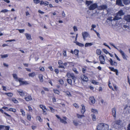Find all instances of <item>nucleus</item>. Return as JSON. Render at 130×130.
<instances>
[{"mask_svg": "<svg viewBox=\"0 0 130 130\" xmlns=\"http://www.w3.org/2000/svg\"><path fill=\"white\" fill-rule=\"evenodd\" d=\"M108 126L107 124H104L103 123H100L97 127L98 130H107L108 129Z\"/></svg>", "mask_w": 130, "mask_h": 130, "instance_id": "1", "label": "nucleus"}, {"mask_svg": "<svg viewBox=\"0 0 130 130\" xmlns=\"http://www.w3.org/2000/svg\"><path fill=\"white\" fill-rule=\"evenodd\" d=\"M124 14V13L123 10H120L117 13L116 16L113 19V20L116 21L121 19V16L123 15Z\"/></svg>", "mask_w": 130, "mask_h": 130, "instance_id": "2", "label": "nucleus"}, {"mask_svg": "<svg viewBox=\"0 0 130 130\" xmlns=\"http://www.w3.org/2000/svg\"><path fill=\"white\" fill-rule=\"evenodd\" d=\"M66 75L68 78H70L71 77L73 80L74 82H75L76 79V77L73 73H68Z\"/></svg>", "mask_w": 130, "mask_h": 130, "instance_id": "3", "label": "nucleus"}, {"mask_svg": "<svg viewBox=\"0 0 130 130\" xmlns=\"http://www.w3.org/2000/svg\"><path fill=\"white\" fill-rule=\"evenodd\" d=\"M97 4L95 3L90 5L89 7V9L90 10H93L97 8Z\"/></svg>", "mask_w": 130, "mask_h": 130, "instance_id": "4", "label": "nucleus"}, {"mask_svg": "<svg viewBox=\"0 0 130 130\" xmlns=\"http://www.w3.org/2000/svg\"><path fill=\"white\" fill-rule=\"evenodd\" d=\"M99 59L100 63L102 64H104L105 63V59L104 57L102 55L99 56Z\"/></svg>", "mask_w": 130, "mask_h": 130, "instance_id": "5", "label": "nucleus"}, {"mask_svg": "<svg viewBox=\"0 0 130 130\" xmlns=\"http://www.w3.org/2000/svg\"><path fill=\"white\" fill-rule=\"evenodd\" d=\"M121 121L120 120L116 121L112 123V126L114 127H116L121 124Z\"/></svg>", "mask_w": 130, "mask_h": 130, "instance_id": "6", "label": "nucleus"}, {"mask_svg": "<svg viewBox=\"0 0 130 130\" xmlns=\"http://www.w3.org/2000/svg\"><path fill=\"white\" fill-rule=\"evenodd\" d=\"M10 126H8L1 125V130H9Z\"/></svg>", "mask_w": 130, "mask_h": 130, "instance_id": "7", "label": "nucleus"}, {"mask_svg": "<svg viewBox=\"0 0 130 130\" xmlns=\"http://www.w3.org/2000/svg\"><path fill=\"white\" fill-rule=\"evenodd\" d=\"M112 115L114 118V119H115L116 118V109L114 108L112 109Z\"/></svg>", "mask_w": 130, "mask_h": 130, "instance_id": "8", "label": "nucleus"}, {"mask_svg": "<svg viewBox=\"0 0 130 130\" xmlns=\"http://www.w3.org/2000/svg\"><path fill=\"white\" fill-rule=\"evenodd\" d=\"M80 78L83 81L87 82L88 80V77L84 75H81Z\"/></svg>", "mask_w": 130, "mask_h": 130, "instance_id": "9", "label": "nucleus"}, {"mask_svg": "<svg viewBox=\"0 0 130 130\" xmlns=\"http://www.w3.org/2000/svg\"><path fill=\"white\" fill-rule=\"evenodd\" d=\"M82 34L84 40H85V38L88 37L89 36V34L86 32H83L82 33Z\"/></svg>", "mask_w": 130, "mask_h": 130, "instance_id": "10", "label": "nucleus"}, {"mask_svg": "<svg viewBox=\"0 0 130 130\" xmlns=\"http://www.w3.org/2000/svg\"><path fill=\"white\" fill-rule=\"evenodd\" d=\"M109 61L110 62L111 65L112 66H117V63L115 62H113L111 58H110Z\"/></svg>", "mask_w": 130, "mask_h": 130, "instance_id": "11", "label": "nucleus"}, {"mask_svg": "<svg viewBox=\"0 0 130 130\" xmlns=\"http://www.w3.org/2000/svg\"><path fill=\"white\" fill-rule=\"evenodd\" d=\"M24 99L26 101H31L32 100V99L31 96L30 95H28L25 97Z\"/></svg>", "mask_w": 130, "mask_h": 130, "instance_id": "12", "label": "nucleus"}, {"mask_svg": "<svg viewBox=\"0 0 130 130\" xmlns=\"http://www.w3.org/2000/svg\"><path fill=\"white\" fill-rule=\"evenodd\" d=\"M17 92L21 96H23L25 94L22 90L19 89L17 90Z\"/></svg>", "mask_w": 130, "mask_h": 130, "instance_id": "13", "label": "nucleus"}, {"mask_svg": "<svg viewBox=\"0 0 130 130\" xmlns=\"http://www.w3.org/2000/svg\"><path fill=\"white\" fill-rule=\"evenodd\" d=\"M124 19L127 21L130 22V15H127L125 16Z\"/></svg>", "mask_w": 130, "mask_h": 130, "instance_id": "14", "label": "nucleus"}, {"mask_svg": "<svg viewBox=\"0 0 130 130\" xmlns=\"http://www.w3.org/2000/svg\"><path fill=\"white\" fill-rule=\"evenodd\" d=\"M18 81L20 82V85L24 84L26 85L28 84L27 82L22 81V79L21 78L19 79Z\"/></svg>", "mask_w": 130, "mask_h": 130, "instance_id": "15", "label": "nucleus"}, {"mask_svg": "<svg viewBox=\"0 0 130 130\" xmlns=\"http://www.w3.org/2000/svg\"><path fill=\"white\" fill-rule=\"evenodd\" d=\"M116 4L121 6H123L124 5L122 4L121 0H117L116 1Z\"/></svg>", "mask_w": 130, "mask_h": 130, "instance_id": "16", "label": "nucleus"}, {"mask_svg": "<svg viewBox=\"0 0 130 130\" xmlns=\"http://www.w3.org/2000/svg\"><path fill=\"white\" fill-rule=\"evenodd\" d=\"M118 51L120 52L122 55L123 58L124 59H126V58L124 52L123 51L121 50H118Z\"/></svg>", "mask_w": 130, "mask_h": 130, "instance_id": "17", "label": "nucleus"}, {"mask_svg": "<svg viewBox=\"0 0 130 130\" xmlns=\"http://www.w3.org/2000/svg\"><path fill=\"white\" fill-rule=\"evenodd\" d=\"M107 8V6L106 5H103L98 7V9L99 10H101L102 9H105L106 8Z\"/></svg>", "mask_w": 130, "mask_h": 130, "instance_id": "18", "label": "nucleus"}, {"mask_svg": "<svg viewBox=\"0 0 130 130\" xmlns=\"http://www.w3.org/2000/svg\"><path fill=\"white\" fill-rule=\"evenodd\" d=\"M81 106L82 107V108L81 110V112L82 114H84L86 111L85 107L83 104L81 105Z\"/></svg>", "mask_w": 130, "mask_h": 130, "instance_id": "19", "label": "nucleus"}, {"mask_svg": "<svg viewBox=\"0 0 130 130\" xmlns=\"http://www.w3.org/2000/svg\"><path fill=\"white\" fill-rule=\"evenodd\" d=\"M63 118H64V119H60V121L61 123H63L64 124H67V123L66 121V120L67 119L66 117H63Z\"/></svg>", "mask_w": 130, "mask_h": 130, "instance_id": "20", "label": "nucleus"}, {"mask_svg": "<svg viewBox=\"0 0 130 130\" xmlns=\"http://www.w3.org/2000/svg\"><path fill=\"white\" fill-rule=\"evenodd\" d=\"M25 35L27 39L28 40H31V36L30 34L28 33H25Z\"/></svg>", "mask_w": 130, "mask_h": 130, "instance_id": "21", "label": "nucleus"}, {"mask_svg": "<svg viewBox=\"0 0 130 130\" xmlns=\"http://www.w3.org/2000/svg\"><path fill=\"white\" fill-rule=\"evenodd\" d=\"M38 77L40 81V82H42L43 81V76L42 74H40L38 75Z\"/></svg>", "mask_w": 130, "mask_h": 130, "instance_id": "22", "label": "nucleus"}, {"mask_svg": "<svg viewBox=\"0 0 130 130\" xmlns=\"http://www.w3.org/2000/svg\"><path fill=\"white\" fill-rule=\"evenodd\" d=\"M12 75L13 78L16 81H18L19 79L20 78H18L17 77V75L15 74H13Z\"/></svg>", "mask_w": 130, "mask_h": 130, "instance_id": "23", "label": "nucleus"}, {"mask_svg": "<svg viewBox=\"0 0 130 130\" xmlns=\"http://www.w3.org/2000/svg\"><path fill=\"white\" fill-rule=\"evenodd\" d=\"M2 93L3 94H6L7 96L9 97H11L13 95V94L12 93Z\"/></svg>", "mask_w": 130, "mask_h": 130, "instance_id": "24", "label": "nucleus"}, {"mask_svg": "<svg viewBox=\"0 0 130 130\" xmlns=\"http://www.w3.org/2000/svg\"><path fill=\"white\" fill-rule=\"evenodd\" d=\"M123 3L125 5H127L129 4L130 3V1L128 0L122 1Z\"/></svg>", "mask_w": 130, "mask_h": 130, "instance_id": "25", "label": "nucleus"}, {"mask_svg": "<svg viewBox=\"0 0 130 130\" xmlns=\"http://www.w3.org/2000/svg\"><path fill=\"white\" fill-rule=\"evenodd\" d=\"M90 99L91 100L92 103L94 104L95 103V100L93 97H91L90 98Z\"/></svg>", "mask_w": 130, "mask_h": 130, "instance_id": "26", "label": "nucleus"}, {"mask_svg": "<svg viewBox=\"0 0 130 130\" xmlns=\"http://www.w3.org/2000/svg\"><path fill=\"white\" fill-rule=\"evenodd\" d=\"M96 54L98 55H100L102 53L100 49H97L96 50Z\"/></svg>", "mask_w": 130, "mask_h": 130, "instance_id": "27", "label": "nucleus"}, {"mask_svg": "<svg viewBox=\"0 0 130 130\" xmlns=\"http://www.w3.org/2000/svg\"><path fill=\"white\" fill-rule=\"evenodd\" d=\"M75 43H76L77 45L80 47H83L84 46V44H83L80 43L77 41H76V42H75Z\"/></svg>", "mask_w": 130, "mask_h": 130, "instance_id": "28", "label": "nucleus"}, {"mask_svg": "<svg viewBox=\"0 0 130 130\" xmlns=\"http://www.w3.org/2000/svg\"><path fill=\"white\" fill-rule=\"evenodd\" d=\"M36 74L35 72H33L30 73L28 74V76L29 77H33L36 75Z\"/></svg>", "mask_w": 130, "mask_h": 130, "instance_id": "29", "label": "nucleus"}, {"mask_svg": "<svg viewBox=\"0 0 130 130\" xmlns=\"http://www.w3.org/2000/svg\"><path fill=\"white\" fill-rule=\"evenodd\" d=\"M11 100L15 103H17L19 102L18 101L14 98H12L11 99Z\"/></svg>", "mask_w": 130, "mask_h": 130, "instance_id": "30", "label": "nucleus"}, {"mask_svg": "<svg viewBox=\"0 0 130 130\" xmlns=\"http://www.w3.org/2000/svg\"><path fill=\"white\" fill-rule=\"evenodd\" d=\"M8 54L2 55H1V58H5L8 57Z\"/></svg>", "mask_w": 130, "mask_h": 130, "instance_id": "31", "label": "nucleus"}, {"mask_svg": "<svg viewBox=\"0 0 130 130\" xmlns=\"http://www.w3.org/2000/svg\"><path fill=\"white\" fill-rule=\"evenodd\" d=\"M93 44L91 43H86L85 44V47H88L92 45Z\"/></svg>", "mask_w": 130, "mask_h": 130, "instance_id": "32", "label": "nucleus"}, {"mask_svg": "<svg viewBox=\"0 0 130 130\" xmlns=\"http://www.w3.org/2000/svg\"><path fill=\"white\" fill-rule=\"evenodd\" d=\"M27 119L29 121H30L31 120V116L30 115L27 113L26 115Z\"/></svg>", "mask_w": 130, "mask_h": 130, "instance_id": "33", "label": "nucleus"}, {"mask_svg": "<svg viewBox=\"0 0 130 130\" xmlns=\"http://www.w3.org/2000/svg\"><path fill=\"white\" fill-rule=\"evenodd\" d=\"M20 110L21 112L22 113V115L23 116H25V114L24 110L22 109H20Z\"/></svg>", "mask_w": 130, "mask_h": 130, "instance_id": "34", "label": "nucleus"}, {"mask_svg": "<svg viewBox=\"0 0 130 130\" xmlns=\"http://www.w3.org/2000/svg\"><path fill=\"white\" fill-rule=\"evenodd\" d=\"M73 123L74 124L75 126H77L78 125V122L76 120L73 121Z\"/></svg>", "mask_w": 130, "mask_h": 130, "instance_id": "35", "label": "nucleus"}, {"mask_svg": "<svg viewBox=\"0 0 130 130\" xmlns=\"http://www.w3.org/2000/svg\"><path fill=\"white\" fill-rule=\"evenodd\" d=\"M10 111H11L15 112L16 111V109L14 108H10L8 110Z\"/></svg>", "mask_w": 130, "mask_h": 130, "instance_id": "36", "label": "nucleus"}, {"mask_svg": "<svg viewBox=\"0 0 130 130\" xmlns=\"http://www.w3.org/2000/svg\"><path fill=\"white\" fill-rule=\"evenodd\" d=\"M91 116L93 119V120L94 121H95L96 120V116L94 114H93L91 115Z\"/></svg>", "mask_w": 130, "mask_h": 130, "instance_id": "37", "label": "nucleus"}, {"mask_svg": "<svg viewBox=\"0 0 130 130\" xmlns=\"http://www.w3.org/2000/svg\"><path fill=\"white\" fill-rule=\"evenodd\" d=\"M77 117L79 119H81L82 117H84V116L83 115H79L78 114H77Z\"/></svg>", "mask_w": 130, "mask_h": 130, "instance_id": "38", "label": "nucleus"}, {"mask_svg": "<svg viewBox=\"0 0 130 130\" xmlns=\"http://www.w3.org/2000/svg\"><path fill=\"white\" fill-rule=\"evenodd\" d=\"M40 107L41 108L42 110H44V109H46L45 106L43 105H40Z\"/></svg>", "mask_w": 130, "mask_h": 130, "instance_id": "39", "label": "nucleus"}, {"mask_svg": "<svg viewBox=\"0 0 130 130\" xmlns=\"http://www.w3.org/2000/svg\"><path fill=\"white\" fill-rule=\"evenodd\" d=\"M4 113L5 114V115L7 116L8 117V118L9 119H11L12 118L11 116L9 114H8L6 112H4Z\"/></svg>", "mask_w": 130, "mask_h": 130, "instance_id": "40", "label": "nucleus"}, {"mask_svg": "<svg viewBox=\"0 0 130 130\" xmlns=\"http://www.w3.org/2000/svg\"><path fill=\"white\" fill-rule=\"evenodd\" d=\"M53 91L54 93L56 94H59L60 93L59 91L57 90L54 89Z\"/></svg>", "mask_w": 130, "mask_h": 130, "instance_id": "41", "label": "nucleus"}, {"mask_svg": "<svg viewBox=\"0 0 130 130\" xmlns=\"http://www.w3.org/2000/svg\"><path fill=\"white\" fill-rule=\"evenodd\" d=\"M36 119L37 120L39 121L40 122H42V120L41 118L39 116H38L36 118Z\"/></svg>", "mask_w": 130, "mask_h": 130, "instance_id": "42", "label": "nucleus"}, {"mask_svg": "<svg viewBox=\"0 0 130 130\" xmlns=\"http://www.w3.org/2000/svg\"><path fill=\"white\" fill-rule=\"evenodd\" d=\"M91 111L92 112H93L94 113H95L96 114H97L98 113L97 110L96 109H92Z\"/></svg>", "mask_w": 130, "mask_h": 130, "instance_id": "43", "label": "nucleus"}, {"mask_svg": "<svg viewBox=\"0 0 130 130\" xmlns=\"http://www.w3.org/2000/svg\"><path fill=\"white\" fill-rule=\"evenodd\" d=\"M79 52V51L78 50H75L74 51V54L76 55H77L78 54Z\"/></svg>", "mask_w": 130, "mask_h": 130, "instance_id": "44", "label": "nucleus"}, {"mask_svg": "<svg viewBox=\"0 0 130 130\" xmlns=\"http://www.w3.org/2000/svg\"><path fill=\"white\" fill-rule=\"evenodd\" d=\"M92 83L95 85H98L99 84L98 82H97L96 81L94 80L92 81Z\"/></svg>", "mask_w": 130, "mask_h": 130, "instance_id": "45", "label": "nucleus"}, {"mask_svg": "<svg viewBox=\"0 0 130 130\" xmlns=\"http://www.w3.org/2000/svg\"><path fill=\"white\" fill-rule=\"evenodd\" d=\"M67 81L68 83L70 84V85H71L72 83V81L71 79H67Z\"/></svg>", "mask_w": 130, "mask_h": 130, "instance_id": "46", "label": "nucleus"}, {"mask_svg": "<svg viewBox=\"0 0 130 130\" xmlns=\"http://www.w3.org/2000/svg\"><path fill=\"white\" fill-rule=\"evenodd\" d=\"M103 51L106 54H107L109 53L105 49H103Z\"/></svg>", "mask_w": 130, "mask_h": 130, "instance_id": "47", "label": "nucleus"}, {"mask_svg": "<svg viewBox=\"0 0 130 130\" xmlns=\"http://www.w3.org/2000/svg\"><path fill=\"white\" fill-rule=\"evenodd\" d=\"M8 11V10H7V9H4V10H2L1 11V12H3V13H6V12H7Z\"/></svg>", "mask_w": 130, "mask_h": 130, "instance_id": "48", "label": "nucleus"}, {"mask_svg": "<svg viewBox=\"0 0 130 130\" xmlns=\"http://www.w3.org/2000/svg\"><path fill=\"white\" fill-rule=\"evenodd\" d=\"M73 71L76 74L78 73V72L77 71V69L75 68H73Z\"/></svg>", "mask_w": 130, "mask_h": 130, "instance_id": "49", "label": "nucleus"}, {"mask_svg": "<svg viewBox=\"0 0 130 130\" xmlns=\"http://www.w3.org/2000/svg\"><path fill=\"white\" fill-rule=\"evenodd\" d=\"M49 108L50 109L51 111L52 112H54L55 111V110L54 109H53L52 107H49Z\"/></svg>", "mask_w": 130, "mask_h": 130, "instance_id": "50", "label": "nucleus"}, {"mask_svg": "<svg viewBox=\"0 0 130 130\" xmlns=\"http://www.w3.org/2000/svg\"><path fill=\"white\" fill-rule=\"evenodd\" d=\"M18 30L20 33H22L25 31L24 29H18Z\"/></svg>", "mask_w": 130, "mask_h": 130, "instance_id": "51", "label": "nucleus"}, {"mask_svg": "<svg viewBox=\"0 0 130 130\" xmlns=\"http://www.w3.org/2000/svg\"><path fill=\"white\" fill-rule=\"evenodd\" d=\"M109 44L111 45L112 46H113L114 47H115L116 49L117 50H119L115 45H114V44H113L112 43H109Z\"/></svg>", "mask_w": 130, "mask_h": 130, "instance_id": "52", "label": "nucleus"}, {"mask_svg": "<svg viewBox=\"0 0 130 130\" xmlns=\"http://www.w3.org/2000/svg\"><path fill=\"white\" fill-rule=\"evenodd\" d=\"M92 2L90 1H86V3L88 5H89L90 4L92 3Z\"/></svg>", "mask_w": 130, "mask_h": 130, "instance_id": "53", "label": "nucleus"}, {"mask_svg": "<svg viewBox=\"0 0 130 130\" xmlns=\"http://www.w3.org/2000/svg\"><path fill=\"white\" fill-rule=\"evenodd\" d=\"M33 1L34 3L36 4H38L40 2L39 0H33Z\"/></svg>", "mask_w": 130, "mask_h": 130, "instance_id": "54", "label": "nucleus"}, {"mask_svg": "<svg viewBox=\"0 0 130 130\" xmlns=\"http://www.w3.org/2000/svg\"><path fill=\"white\" fill-rule=\"evenodd\" d=\"M73 29L74 31H75L77 30V27L75 26L73 27Z\"/></svg>", "mask_w": 130, "mask_h": 130, "instance_id": "55", "label": "nucleus"}, {"mask_svg": "<svg viewBox=\"0 0 130 130\" xmlns=\"http://www.w3.org/2000/svg\"><path fill=\"white\" fill-rule=\"evenodd\" d=\"M2 87L3 88V90L4 91H6L7 90V88L6 87L4 86H2Z\"/></svg>", "mask_w": 130, "mask_h": 130, "instance_id": "56", "label": "nucleus"}, {"mask_svg": "<svg viewBox=\"0 0 130 130\" xmlns=\"http://www.w3.org/2000/svg\"><path fill=\"white\" fill-rule=\"evenodd\" d=\"M60 83L61 84H63V80L61 79H60L59 81Z\"/></svg>", "mask_w": 130, "mask_h": 130, "instance_id": "57", "label": "nucleus"}, {"mask_svg": "<svg viewBox=\"0 0 130 130\" xmlns=\"http://www.w3.org/2000/svg\"><path fill=\"white\" fill-rule=\"evenodd\" d=\"M40 70L42 71H43L44 70V69L43 67H40L39 68Z\"/></svg>", "mask_w": 130, "mask_h": 130, "instance_id": "58", "label": "nucleus"}, {"mask_svg": "<svg viewBox=\"0 0 130 130\" xmlns=\"http://www.w3.org/2000/svg\"><path fill=\"white\" fill-rule=\"evenodd\" d=\"M73 105L76 108H78V105L76 103L74 104Z\"/></svg>", "mask_w": 130, "mask_h": 130, "instance_id": "59", "label": "nucleus"}, {"mask_svg": "<svg viewBox=\"0 0 130 130\" xmlns=\"http://www.w3.org/2000/svg\"><path fill=\"white\" fill-rule=\"evenodd\" d=\"M110 69L111 71H113L115 72L117 70L116 69H114V68L112 67H110Z\"/></svg>", "mask_w": 130, "mask_h": 130, "instance_id": "60", "label": "nucleus"}, {"mask_svg": "<svg viewBox=\"0 0 130 130\" xmlns=\"http://www.w3.org/2000/svg\"><path fill=\"white\" fill-rule=\"evenodd\" d=\"M112 17H110L108 18L107 19L108 20H109V21H112V20H113V19H112Z\"/></svg>", "mask_w": 130, "mask_h": 130, "instance_id": "61", "label": "nucleus"}, {"mask_svg": "<svg viewBox=\"0 0 130 130\" xmlns=\"http://www.w3.org/2000/svg\"><path fill=\"white\" fill-rule=\"evenodd\" d=\"M115 57L117 58V60H118L119 61H120V59H119V58L117 56V55L116 54H115Z\"/></svg>", "mask_w": 130, "mask_h": 130, "instance_id": "62", "label": "nucleus"}, {"mask_svg": "<svg viewBox=\"0 0 130 130\" xmlns=\"http://www.w3.org/2000/svg\"><path fill=\"white\" fill-rule=\"evenodd\" d=\"M47 110L46 109H46H44V110H43V113L44 114H46V111Z\"/></svg>", "mask_w": 130, "mask_h": 130, "instance_id": "63", "label": "nucleus"}, {"mask_svg": "<svg viewBox=\"0 0 130 130\" xmlns=\"http://www.w3.org/2000/svg\"><path fill=\"white\" fill-rule=\"evenodd\" d=\"M127 129L128 130H130V123L128 124L127 127Z\"/></svg>", "mask_w": 130, "mask_h": 130, "instance_id": "64", "label": "nucleus"}]
</instances>
